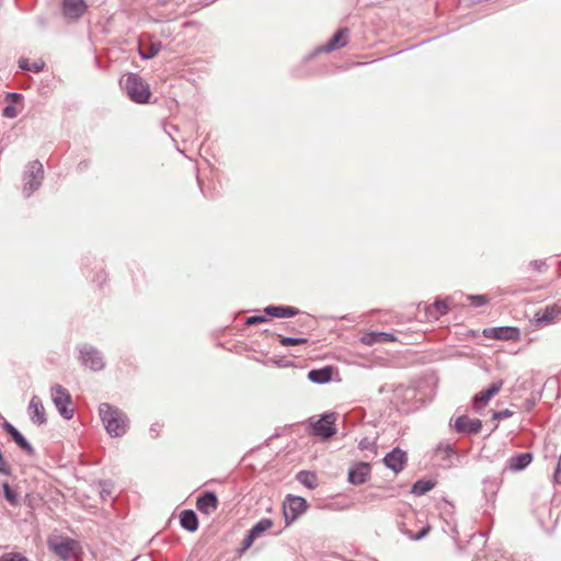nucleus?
<instances>
[{
  "label": "nucleus",
  "instance_id": "1",
  "mask_svg": "<svg viewBox=\"0 0 561 561\" xmlns=\"http://www.w3.org/2000/svg\"><path fill=\"white\" fill-rule=\"evenodd\" d=\"M99 414L110 436L119 437L126 433L128 419L121 410L108 403H101Z\"/></svg>",
  "mask_w": 561,
  "mask_h": 561
},
{
  "label": "nucleus",
  "instance_id": "2",
  "mask_svg": "<svg viewBox=\"0 0 561 561\" xmlns=\"http://www.w3.org/2000/svg\"><path fill=\"white\" fill-rule=\"evenodd\" d=\"M121 87L135 103L145 104L151 96L148 83L137 73H127L121 79Z\"/></svg>",
  "mask_w": 561,
  "mask_h": 561
},
{
  "label": "nucleus",
  "instance_id": "3",
  "mask_svg": "<svg viewBox=\"0 0 561 561\" xmlns=\"http://www.w3.org/2000/svg\"><path fill=\"white\" fill-rule=\"evenodd\" d=\"M47 546L62 561H71L78 558L81 550L80 543L77 540L61 536L48 538Z\"/></svg>",
  "mask_w": 561,
  "mask_h": 561
},
{
  "label": "nucleus",
  "instance_id": "4",
  "mask_svg": "<svg viewBox=\"0 0 561 561\" xmlns=\"http://www.w3.org/2000/svg\"><path fill=\"white\" fill-rule=\"evenodd\" d=\"M51 400L58 410L59 414L65 420H71L73 417L75 411L70 405L72 404V399L69 391L62 387L61 385H54L50 388Z\"/></svg>",
  "mask_w": 561,
  "mask_h": 561
},
{
  "label": "nucleus",
  "instance_id": "5",
  "mask_svg": "<svg viewBox=\"0 0 561 561\" xmlns=\"http://www.w3.org/2000/svg\"><path fill=\"white\" fill-rule=\"evenodd\" d=\"M44 179L43 164L38 161L28 163L24 173V187L23 192L26 196H31L41 185Z\"/></svg>",
  "mask_w": 561,
  "mask_h": 561
},
{
  "label": "nucleus",
  "instance_id": "6",
  "mask_svg": "<svg viewBox=\"0 0 561 561\" xmlns=\"http://www.w3.org/2000/svg\"><path fill=\"white\" fill-rule=\"evenodd\" d=\"M308 507L307 501L297 495H287L284 505H283V512H284V518L286 522V525H290L294 523L299 516H301Z\"/></svg>",
  "mask_w": 561,
  "mask_h": 561
},
{
  "label": "nucleus",
  "instance_id": "7",
  "mask_svg": "<svg viewBox=\"0 0 561 561\" xmlns=\"http://www.w3.org/2000/svg\"><path fill=\"white\" fill-rule=\"evenodd\" d=\"M82 365L93 371H100L105 367V362L99 350L91 345H83L79 348Z\"/></svg>",
  "mask_w": 561,
  "mask_h": 561
},
{
  "label": "nucleus",
  "instance_id": "8",
  "mask_svg": "<svg viewBox=\"0 0 561 561\" xmlns=\"http://www.w3.org/2000/svg\"><path fill=\"white\" fill-rule=\"evenodd\" d=\"M337 414L325 413L313 425V434L323 438H330L336 433L335 421Z\"/></svg>",
  "mask_w": 561,
  "mask_h": 561
},
{
  "label": "nucleus",
  "instance_id": "9",
  "mask_svg": "<svg viewBox=\"0 0 561 561\" xmlns=\"http://www.w3.org/2000/svg\"><path fill=\"white\" fill-rule=\"evenodd\" d=\"M504 381L502 379L494 381L488 389L478 392L472 400V408L476 411L483 409L492 397L497 394L503 387Z\"/></svg>",
  "mask_w": 561,
  "mask_h": 561
},
{
  "label": "nucleus",
  "instance_id": "10",
  "mask_svg": "<svg viewBox=\"0 0 561 561\" xmlns=\"http://www.w3.org/2000/svg\"><path fill=\"white\" fill-rule=\"evenodd\" d=\"M371 468L368 462H357L353 465L347 472V481L354 485L364 484L370 477Z\"/></svg>",
  "mask_w": 561,
  "mask_h": 561
},
{
  "label": "nucleus",
  "instance_id": "11",
  "mask_svg": "<svg viewBox=\"0 0 561 561\" xmlns=\"http://www.w3.org/2000/svg\"><path fill=\"white\" fill-rule=\"evenodd\" d=\"M407 461V453L399 447L393 448L383 458L385 466L396 473H399L404 469Z\"/></svg>",
  "mask_w": 561,
  "mask_h": 561
},
{
  "label": "nucleus",
  "instance_id": "12",
  "mask_svg": "<svg viewBox=\"0 0 561 561\" xmlns=\"http://www.w3.org/2000/svg\"><path fill=\"white\" fill-rule=\"evenodd\" d=\"M87 8L84 0H62V14L69 21L79 20Z\"/></svg>",
  "mask_w": 561,
  "mask_h": 561
},
{
  "label": "nucleus",
  "instance_id": "13",
  "mask_svg": "<svg viewBox=\"0 0 561 561\" xmlns=\"http://www.w3.org/2000/svg\"><path fill=\"white\" fill-rule=\"evenodd\" d=\"M483 335L488 339L513 341L518 339L519 331L515 327H496L484 329Z\"/></svg>",
  "mask_w": 561,
  "mask_h": 561
},
{
  "label": "nucleus",
  "instance_id": "14",
  "mask_svg": "<svg viewBox=\"0 0 561 561\" xmlns=\"http://www.w3.org/2000/svg\"><path fill=\"white\" fill-rule=\"evenodd\" d=\"M455 431L459 434L473 435L482 430V422L479 419H469L461 415L455 421Z\"/></svg>",
  "mask_w": 561,
  "mask_h": 561
},
{
  "label": "nucleus",
  "instance_id": "15",
  "mask_svg": "<svg viewBox=\"0 0 561 561\" xmlns=\"http://www.w3.org/2000/svg\"><path fill=\"white\" fill-rule=\"evenodd\" d=\"M162 44L159 41H152L150 36L142 35L139 38L138 54L142 59H151L161 50Z\"/></svg>",
  "mask_w": 561,
  "mask_h": 561
},
{
  "label": "nucleus",
  "instance_id": "16",
  "mask_svg": "<svg viewBox=\"0 0 561 561\" xmlns=\"http://www.w3.org/2000/svg\"><path fill=\"white\" fill-rule=\"evenodd\" d=\"M348 28L344 27V28H340L329 41L325 45L319 47L317 50H316V54L317 53H331L335 49H339V48H342L346 45L347 43V37H348Z\"/></svg>",
  "mask_w": 561,
  "mask_h": 561
},
{
  "label": "nucleus",
  "instance_id": "17",
  "mask_svg": "<svg viewBox=\"0 0 561 561\" xmlns=\"http://www.w3.org/2000/svg\"><path fill=\"white\" fill-rule=\"evenodd\" d=\"M561 313V305L553 304L536 312L534 321L537 325H547Z\"/></svg>",
  "mask_w": 561,
  "mask_h": 561
},
{
  "label": "nucleus",
  "instance_id": "18",
  "mask_svg": "<svg viewBox=\"0 0 561 561\" xmlns=\"http://www.w3.org/2000/svg\"><path fill=\"white\" fill-rule=\"evenodd\" d=\"M218 504L217 495L214 492L207 491L198 496L196 507L201 513L210 515L218 508Z\"/></svg>",
  "mask_w": 561,
  "mask_h": 561
},
{
  "label": "nucleus",
  "instance_id": "19",
  "mask_svg": "<svg viewBox=\"0 0 561 561\" xmlns=\"http://www.w3.org/2000/svg\"><path fill=\"white\" fill-rule=\"evenodd\" d=\"M3 428L12 437L14 443L28 456H33L35 454V449L33 448V446L11 423L4 421Z\"/></svg>",
  "mask_w": 561,
  "mask_h": 561
},
{
  "label": "nucleus",
  "instance_id": "20",
  "mask_svg": "<svg viewBox=\"0 0 561 561\" xmlns=\"http://www.w3.org/2000/svg\"><path fill=\"white\" fill-rule=\"evenodd\" d=\"M28 411L31 415V421L34 424L42 425L46 423L45 409L39 397H32L28 404Z\"/></svg>",
  "mask_w": 561,
  "mask_h": 561
},
{
  "label": "nucleus",
  "instance_id": "21",
  "mask_svg": "<svg viewBox=\"0 0 561 561\" xmlns=\"http://www.w3.org/2000/svg\"><path fill=\"white\" fill-rule=\"evenodd\" d=\"M299 309L291 306H267L264 308V313L268 317L275 318H290L299 313Z\"/></svg>",
  "mask_w": 561,
  "mask_h": 561
},
{
  "label": "nucleus",
  "instance_id": "22",
  "mask_svg": "<svg viewBox=\"0 0 561 561\" xmlns=\"http://www.w3.org/2000/svg\"><path fill=\"white\" fill-rule=\"evenodd\" d=\"M533 460L531 453H522L511 457L507 461V468L511 471L524 470Z\"/></svg>",
  "mask_w": 561,
  "mask_h": 561
},
{
  "label": "nucleus",
  "instance_id": "23",
  "mask_svg": "<svg viewBox=\"0 0 561 561\" xmlns=\"http://www.w3.org/2000/svg\"><path fill=\"white\" fill-rule=\"evenodd\" d=\"M333 375V368L331 366H325L319 369H311L308 373V379L311 382L323 385L331 381Z\"/></svg>",
  "mask_w": 561,
  "mask_h": 561
},
{
  "label": "nucleus",
  "instance_id": "24",
  "mask_svg": "<svg viewBox=\"0 0 561 561\" xmlns=\"http://www.w3.org/2000/svg\"><path fill=\"white\" fill-rule=\"evenodd\" d=\"M180 524L190 533L196 531L198 528V518L196 513L192 510L183 511L180 515Z\"/></svg>",
  "mask_w": 561,
  "mask_h": 561
},
{
  "label": "nucleus",
  "instance_id": "25",
  "mask_svg": "<svg viewBox=\"0 0 561 561\" xmlns=\"http://www.w3.org/2000/svg\"><path fill=\"white\" fill-rule=\"evenodd\" d=\"M435 455L447 461L446 465H449V458L456 455V450L448 443H439L435 448Z\"/></svg>",
  "mask_w": 561,
  "mask_h": 561
},
{
  "label": "nucleus",
  "instance_id": "26",
  "mask_svg": "<svg viewBox=\"0 0 561 561\" xmlns=\"http://www.w3.org/2000/svg\"><path fill=\"white\" fill-rule=\"evenodd\" d=\"M273 522L270 518H262L256 524H254L249 533L255 539L259 538L263 533L272 528Z\"/></svg>",
  "mask_w": 561,
  "mask_h": 561
},
{
  "label": "nucleus",
  "instance_id": "27",
  "mask_svg": "<svg viewBox=\"0 0 561 561\" xmlns=\"http://www.w3.org/2000/svg\"><path fill=\"white\" fill-rule=\"evenodd\" d=\"M435 486L431 480H417L413 485L411 492L417 496L424 495Z\"/></svg>",
  "mask_w": 561,
  "mask_h": 561
},
{
  "label": "nucleus",
  "instance_id": "28",
  "mask_svg": "<svg viewBox=\"0 0 561 561\" xmlns=\"http://www.w3.org/2000/svg\"><path fill=\"white\" fill-rule=\"evenodd\" d=\"M297 480L310 490L317 486V477L313 472L300 471L297 474Z\"/></svg>",
  "mask_w": 561,
  "mask_h": 561
},
{
  "label": "nucleus",
  "instance_id": "29",
  "mask_svg": "<svg viewBox=\"0 0 561 561\" xmlns=\"http://www.w3.org/2000/svg\"><path fill=\"white\" fill-rule=\"evenodd\" d=\"M44 62L43 61H35L33 64H30L28 59L21 58L19 60V67L23 70H28L33 72H41L44 69Z\"/></svg>",
  "mask_w": 561,
  "mask_h": 561
},
{
  "label": "nucleus",
  "instance_id": "30",
  "mask_svg": "<svg viewBox=\"0 0 561 561\" xmlns=\"http://www.w3.org/2000/svg\"><path fill=\"white\" fill-rule=\"evenodd\" d=\"M428 312L433 318L438 319L448 312V306L443 300H436L433 305V310H428Z\"/></svg>",
  "mask_w": 561,
  "mask_h": 561
},
{
  "label": "nucleus",
  "instance_id": "31",
  "mask_svg": "<svg viewBox=\"0 0 561 561\" xmlns=\"http://www.w3.org/2000/svg\"><path fill=\"white\" fill-rule=\"evenodd\" d=\"M2 488H3V496L4 499L11 504V505H14L16 506L19 504V496H18V493L11 489V486L9 485V483L4 482L2 484Z\"/></svg>",
  "mask_w": 561,
  "mask_h": 561
},
{
  "label": "nucleus",
  "instance_id": "32",
  "mask_svg": "<svg viewBox=\"0 0 561 561\" xmlns=\"http://www.w3.org/2000/svg\"><path fill=\"white\" fill-rule=\"evenodd\" d=\"M278 340H279L280 345L285 346V347L307 343V339H304V337H291V336L278 335Z\"/></svg>",
  "mask_w": 561,
  "mask_h": 561
},
{
  "label": "nucleus",
  "instance_id": "33",
  "mask_svg": "<svg viewBox=\"0 0 561 561\" xmlns=\"http://www.w3.org/2000/svg\"><path fill=\"white\" fill-rule=\"evenodd\" d=\"M394 340V335L389 332H377L373 334L374 342H391Z\"/></svg>",
  "mask_w": 561,
  "mask_h": 561
},
{
  "label": "nucleus",
  "instance_id": "34",
  "mask_svg": "<svg viewBox=\"0 0 561 561\" xmlns=\"http://www.w3.org/2000/svg\"><path fill=\"white\" fill-rule=\"evenodd\" d=\"M468 299L476 306L482 307L488 304L489 299L484 295H470Z\"/></svg>",
  "mask_w": 561,
  "mask_h": 561
},
{
  "label": "nucleus",
  "instance_id": "35",
  "mask_svg": "<svg viewBox=\"0 0 561 561\" xmlns=\"http://www.w3.org/2000/svg\"><path fill=\"white\" fill-rule=\"evenodd\" d=\"M0 474L8 477L12 474V468L10 463L4 459L3 455H0Z\"/></svg>",
  "mask_w": 561,
  "mask_h": 561
},
{
  "label": "nucleus",
  "instance_id": "36",
  "mask_svg": "<svg viewBox=\"0 0 561 561\" xmlns=\"http://www.w3.org/2000/svg\"><path fill=\"white\" fill-rule=\"evenodd\" d=\"M254 540L255 538L248 531V535L244 537L241 547L239 548V553L247 551L253 545Z\"/></svg>",
  "mask_w": 561,
  "mask_h": 561
},
{
  "label": "nucleus",
  "instance_id": "37",
  "mask_svg": "<svg viewBox=\"0 0 561 561\" xmlns=\"http://www.w3.org/2000/svg\"><path fill=\"white\" fill-rule=\"evenodd\" d=\"M512 415H513V412L511 410L504 409V410H501V411L493 412L492 419L501 421V420L508 419Z\"/></svg>",
  "mask_w": 561,
  "mask_h": 561
},
{
  "label": "nucleus",
  "instance_id": "38",
  "mask_svg": "<svg viewBox=\"0 0 561 561\" xmlns=\"http://www.w3.org/2000/svg\"><path fill=\"white\" fill-rule=\"evenodd\" d=\"M267 318L265 316H251L247 319L245 324L247 325H255L259 323L266 322Z\"/></svg>",
  "mask_w": 561,
  "mask_h": 561
},
{
  "label": "nucleus",
  "instance_id": "39",
  "mask_svg": "<svg viewBox=\"0 0 561 561\" xmlns=\"http://www.w3.org/2000/svg\"><path fill=\"white\" fill-rule=\"evenodd\" d=\"M1 561H28V560L19 553H9V554H4L1 558Z\"/></svg>",
  "mask_w": 561,
  "mask_h": 561
},
{
  "label": "nucleus",
  "instance_id": "40",
  "mask_svg": "<svg viewBox=\"0 0 561 561\" xmlns=\"http://www.w3.org/2000/svg\"><path fill=\"white\" fill-rule=\"evenodd\" d=\"M3 116H5L8 118H14L18 116V111L13 105H7L3 108Z\"/></svg>",
  "mask_w": 561,
  "mask_h": 561
},
{
  "label": "nucleus",
  "instance_id": "41",
  "mask_svg": "<svg viewBox=\"0 0 561 561\" xmlns=\"http://www.w3.org/2000/svg\"><path fill=\"white\" fill-rule=\"evenodd\" d=\"M430 530H431V527H430V526H425V527H423V528H422L417 534H415V535L411 536V538H412L413 540H415V541L421 540V539H423L424 537H426V536H427V534L430 533Z\"/></svg>",
  "mask_w": 561,
  "mask_h": 561
},
{
  "label": "nucleus",
  "instance_id": "42",
  "mask_svg": "<svg viewBox=\"0 0 561 561\" xmlns=\"http://www.w3.org/2000/svg\"><path fill=\"white\" fill-rule=\"evenodd\" d=\"M553 478L557 483L561 484V455L559 456Z\"/></svg>",
  "mask_w": 561,
  "mask_h": 561
},
{
  "label": "nucleus",
  "instance_id": "43",
  "mask_svg": "<svg viewBox=\"0 0 561 561\" xmlns=\"http://www.w3.org/2000/svg\"><path fill=\"white\" fill-rule=\"evenodd\" d=\"M531 268L541 272L543 267H546L545 261L541 260H534L530 262Z\"/></svg>",
  "mask_w": 561,
  "mask_h": 561
},
{
  "label": "nucleus",
  "instance_id": "44",
  "mask_svg": "<svg viewBox=\"0 0 561 561\" xmlns=\"http://www.w3.org/2000/svg\"><path fill=\"white\" fill-rule=\"evenodd\" d=\"M312 322L313 320L309 317L298 320L299 325L305 328H310Z\"/></svg>",
  "mask_w": 561,
  "mask_h": 561
},
{
  "label": "nucleus",
  "instance_id": "45",
  "mask_svg": "<svg viewBox=\"0 0 561 561\" xmlns=\"http://www.w3.org/2000/svg\"><path fill=\"white\" fill-rule=\"evenodd\" d=\"M370 446V442L368 440V438H363L359 444H358V447L359 449L362 450H365V449H368Z\"/></svg>",
  "mask_w": 561,
  "mask_h": 561
},
{
  "label": "nucleus",
  "instance_id": "46",
  "mask_svg": "<svg viewBox=\"0 0 561 561\" xmlns=\"http://www.w3.org/2000/svg\"><path fill=\"white\" fill-rule=\"evenodd\" d=\"M8 98L13 100V101H16V100H20L22 98V95L19 94V93H9Z\"/></svg>",
  "mask_w": 561,
  "mask_h": 561
},
{
  "label": "nucleus",
  "instance_id": "47",
  "mask_svg": "<svg viewBox=\"0 0 561 561\" xmlns=\"http://www.w3.org/2000/svg\"><path fill=\"white\" fill-rule=\"evenodd\" d=\"M151 432H157V428H154L153 426L150 428Z\"/></svg>",
  "mask_w": 561,
  "mask_h": 561
}]
</instances>
